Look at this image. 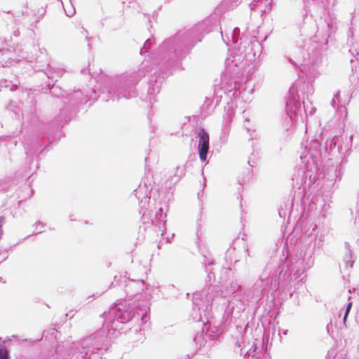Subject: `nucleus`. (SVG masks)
Masks as SVG:
<instances>
[{"label": "nucleus", "instance_id": "40", "mask_svg": "<svg viewBox=\"0 0 359 359\" xmlns=\"http://www.w3.org/2000/svg\"><path fill=\"white\" fill-rule=\"evenodd\" d=\"M352 302H349L347 305H346V309H345V311L346 313H350V311L351 309V307H352Z\"/></svg>", "mask_w": 359, "mask_h": 359}, {"label": "nucleus", "instance_id": "61", "mask_svg": "<svg viewBox=\"0 0 359 359\" xmlns=\"http://www.w3.org/2000/svg\"><path fill=\"white\" fill-rule=\"evenodd\" d=\"M6 258H7V257H6H6H3V261H4V260H6Z\"/></svg>", "mask_w": 359, "mask_h": 359}, {"label": "nucleus", "instance_id": "51", "mask_svg": "<svg viewBox=\"0 0 359 359\" xmlns=\"http://www.w3.org/2000/svg\"><path fill=\"white\" fill-rule=\"evenodd\" d=\"M42 232H43V230L40 229V230H39V231H36V232H35V231H34V234H37V233H42Z\"/></svg>", "mask_w": 359, "mask_h": 359}, {"label": "nucleus", "instance_id": "36", "mask_svg": "<svg viewBox=\"0 0 359 359\" xmlns=\"http://www.w3.org/2000/svg\"><path fill=\"white\" fill-rule=\"evenodd\" d=\"M340 92L337 91L334 95V97L332 100L331 104L333 107V108H335L336 106H337V102H339V97Z\"/></svg>", "mask_w": 359, "mask_h": 359}, {"label": "nucleus", "instance_id": "63", "mask_svg": "<svg viewBox=\"0 0 359 359\" xmlns=\"http://www.w3.org/2000/svg\"><path fill=\"white\" fill-rule=\"evenodd\" d=\"M1 280H2V278H1V277H0V282H1Z\"/></svg>", "mask_w": 359, "mask_h": 359}, {"label": "nucleus", "instance_id": "58", "mask_svg": "<svg viewBox=\"0 0 359 359\" xmlns=\"http://www.w3.org/2000/svg\"><path fill=\"white\" fill-rule=\"evenodd\" d=\"M4 12L6 13H10V11H7V10L4 11Z\"/></svg>", "mask_w": 359, "mask_h": 359}, {"label": "nucleus", "instance_id": "27", "mask_svg": "<svg viewBox=\"0 0 359 359\" xmlns=\"http://www.w3.org/2000/svg\"><path fill=\"white\" fill-rule=\"evenodd\" d=\"M245 355H252V359H268V355L264 353H257V347H251L245 354Z\"/></svg>", "mask_w": 359, "mask_h": 359}, {"label": "nucleus", "instance_id": "43", "mask_svg": "<svg viewBox=\"0 0 359 359\" xmlns=\"http://www.w3.org/2000/svg\"><path fill=\"white\" fill-rule=\"evenodd\" d=\"M334 173H335L336 177L339 178V175H340V169L336 168L335 170H334Z\"/></svg>", "mask_w": 359, "mask_h": 359}, {"label": "nucleus", "instance_id": "25", "mask_svg": "<svg viewBox=\"0 0 359 359\" xmlns=\"http://www.w3.org/2000/svg\"><path fill=\"white\" fill-rule=\"evenodd\" d=\"M202 264L205 266V271L208 273L209 280H210L212 273V266L215 265V259L211 257L203 255Z\"/></svg>", "mask_w": 359, "mask_h": 359}, {"label": "nucleus", "instance_id": "12", "mask_svg": "<svg viewBox=\"0 0 359 359\" xmlns=\"http://www.w3.org/2000/svg\"><path fill=\"white\" fill-rule=\"evenodd\" d=\"M197 137L198 138L197 150L199 158L202 162L207 161L208 154H209L210 150L209 134L205 128H200Z\"/></svg>", "mask_w": 359, "mask_h": 359}, {"label": "nucleus", "instance_id": "31", "mask_svg": "<svg viewBox=\"0 0 359 359\" xmlns=\"http://www.w3.org/2000/svg\"><path fill=\"white\" fill-rule=\"evenodd\" d=\"M251 170L250 168H247L244 172H243V177H238V183L240 184V185H242L243 184H245L247 181H248L250 178V176H251Z\"/></svg>", "mask_w": 359, "mask_h": 359}, {"label": "nucleus", "instance_id": "46", "mask_svg": "<svg viewBox=\"0 0 359 359\" xmlns=\"http://www.w3.org/2000/svg\"><path fill=\"white\" fill-rule=\"evenodd\" d=\"M65 12H66L67 15L69 16V17L72 16L74 14V13H75L74 11H72V12H68V11H65Z\"/></svg>", "mask_w": 359, "mask_h": 359}, {"label": "nucleus", "instance_id": "30", "mask_svg": "<svg viewBox=\"0 0 359 359\" xmlns=\"http://www.w3.org/2000/svg\"><path fill=\"white\" fill-rule=\"evenodd\" d=\"M13 184V179L10 177H6L0 180V190H7Z\"/></svg>", "mask_w": 359, "mask_h": 359}, {"label": "nucleus", "instance_id": "26", "mask_svg": "<svg viewBox=\"0 0 359 359\" xmlns=\"http://www.w3.org/2000/svg\"><path fill=\"white\" fill-rule=\"evenodd\" d=\"M345 247L347 250V255H346L344 258V262H346V267L352 268L354 264V260L353 259V252L351 248V245L348 243H345Z\"/></svg>", "mask_w": 359, "mask_h": 359}, {"label": "nucleus", "instance_id": "24", "mask_svg": "<svg viewBox=\"0 0 359 359\" xmlns=\"http://www.w3.org/2000/svg\"><path fill=\"white\" fill-rule=\"evenodd\" d=\"M299 259L302 260L301 263L305 264L306 267L311 268L314 262V259L311 255V251L304 250V249H301L299 252Z\"/></svg>", "mask_w": 359, "mask_h": 359}, {"label": "nucleus", "instance_id": "32", "mask_svg": "<svg viewBox=\"0 0 359 359\" xmlns=\"http://www.w3.org/2000/svg\"><path fill=\"white\" fill-rule=\"evenodd\" d=\"M0 359H11L10 350L1 344H0Z\"/></svg>", "mask_w": 359, "mask_h": 359}, {"label": "nucleus", "instance_id": "48", "mask_svg": "<svg viewBox=\"0 0 359 359\" xmlns=\"http://www.w3.org/2000/svg\"><path fill=\"white\" fill-rule=\"evenodd\" d=\"M236 346L238 348H241V341L239 340H238L236 341Z\"/></svg>", "mask_w": 359, "mask_h": 359}, {"label": "nucleus", "instance_id": "49", "mask_svg": "<svg viewBox=\"0 0 359 359\" xmlns=\"http://www.w3.org/2000/svg\"><path fill=\"white\" fill-rule=\"evenodd\" d=\"M245 252L246 253V256H250L249 250H248V249L247 248H245Z\"/></svg>", "mask_w": 359, "mask_h": 359}, {"label": "nucleus", "instance_id": "18", "mask_svg": "<svg viewBox=\"0 0 359 359\" xmlns=\"http://www.w3.org/2000/svg\"><path fill=\"white\" fill-rule=\"evenodd\" d=\"M5 110L8 112L12 118L17 121L18 123H20L22 113L18 102L11 100L9 103L5 106Z\"/></svg>", "mask_w": 359, "mask_h": 359}, {"label": "nucleus", "instance_id": "19", "mask_svg": "<svg viewBox=\"0 0 359 359\" xmlns=\"http://www.w3.org/2000/svg\"><path fill=\"white\" fill-rule=\"evenodd\" d=\"M313 60L314 59H311L310 53H307L306 55L304 54L302 56H294V58L290 59V63L294 67H304V68L309 65Z\"/></svg>", "mask_w": 359, "mask_h": 359}, {"label": "nucleus", "instance_id": "9", "mask_svg": "<svg viewBox=\"0 0 359 359\" xmlns=\"http://www.w3.org/2000/svg\"><path fill=\"white\" fill-rule=\"evenodd\" d=\"M308 147L309 149L311 147V146ZM312 148L316 154H319L325 158L328 157L329 160L338 157L341 159L348 156L351 150L348 142L344 145L343 138L340 135H334L330 139H327L323 144L315 140Z\"/></svg>", "mask_w": 359, "mask_h": 359}, {"label": "nucleus", "instance_id": "3", "mask_svg": "<svg viewBox=\"0 0 359 359\" xmlns=\"http://www.w3.org/2000/svg\"><path fill=\"white\" fill-rule=\"evenodd\" d=\"M292 271L286 262H281L276 266L271 263L266 265L259 278L253 285L255 293L260 298L264 297L268 289L277 291L282 285L289 292L290 298L292 297L294 290L289 285L292 280Z\"/></svg>", "mask_w": 359, "mask_h": 359}, {"label": "nucleus", "instance_id": "37", "mask_svg": "<svg viewBox=\"0 0 359 359\" xmlns=\"http://www.w3.org/2000/svg\"><path fill=\"white\" fill-rule=\"evenodd\" d=\"M327 27L328 32H329L328 37H330L331 34L334 32L335 27H334V25L330 22H327Z\"/></svg>", "mask_w": 359, "mask_h": 359}, {"label": "nucleus", "instance_id": "41", "mask_svg": "<svg viewBox=\"0 0 359 359\" xmlns=\"http://www.w3.org/2000/svg\"><path fill=\"white\" fill-rule=\"evenodd\" d=\"M348 314H349V313H346V311L344 313L343 323H344V325L345 327H346V322L347 318L348 316Z\"/></svg>", "mask_w": 359, "mask_h": 359}, {"label": "nucleus", "instance_id": "47", "mask_svg": "<svg viewBox=\"0 0 359 359\" xmlns=\"http://www.w3.org/2000/svg\"><path fill=\"white\" fill-rule=\"evenodd\" d=\"M149 198H148V197H147V196L144 197V199H142V200L141 201V203H143L144 200V203H146V202L149 201Z\"/></svg>", "mask_w": 359, "mask_h": 359}, {"label": "nucleus", "instance_id": "2", "mask_svg": "<svg viewBox=\"0 0 359 359\" xmlns=\"http://www.w3.org/2000/svg\"><path fill=\"white\" fill-rule=\"evenodd\" d=\"M88 102L87 95L81 90H74L62 101L64 106L60 108V113L55 120L42 125L34 135L24 142L25 154L29 156L39 155L53 141L62 136V126L67 123L72 118L79 106Z\"/></svg>", "mask_w": 359, "mask_h": 359}, {"label": "nucleus", "instance_id": "53", "mask_svg": "<svg viewBox=\"0 0 359 359\" xmlns=\"http://www.w3.org/2000/svg\"><path fill=\"white\" fill-rule=\"evenodd\" d=\"M352 138H353V135H351L350 137H349V142H352Z\"/></svg>", "mask_w": 359, "mask_h": 359}, {"label": "nucleus", "instance_id": "22", "mask_svg": "<svg viewBox=\"0 0 359 359\" xmlns=\"http://www.w3.org/2000/svg\"><path fill=\"white\" fill-rule=\"evenodd\" d=\"M155 42V40L154 38H149L148 39H147L144 43V45L142 46V48H141L140 50V55H144V53H149V56L151 57V58L152 59V61H153V63H154V65H155V61H154V54L155 53V52L160 48V46L162 45V43L157 48V49H155L154 50V52H151L150 50H151V48L152 46V45Z\"/></svg>", "mask_w": 359, "mask_h": 359}, {"label": "nucleus", "instance_id": "10", "mask_svg": "<svg viewBox=\"0 0 359 359\" xmlns=\"http://www.w3.org/2000/svg\"><path fill=\"white\" fill-rule=\"evenodd\" d=\"M168 210V205L167 202H164L161 206L158 208V210L155 215V220L151 219L150 211L147 209H142L140 211V214H142V223L140 226V232L142 231H146V230L152 226H158V230L157 233L161 232V235H163L165 232V222H166V212Z\"/></svg>", "mask_w": 359, "mask_h": 359}, {"label": "nucleus", "instance_id": "44", "mask_svg": "<svg viewBox=\"0 0 359 359\" xmlns=\"http://www.w3.org/2000/svg\"><path fill=\"white\" fill-rule=\"evenodd\" d=\"M8 50L6 48H0V53L4 55L6 53H8Z\"/></svg>", "mask_w": 359, "mask_h": 359}, {"label": "nucleus", "instance_id": "1", "mask_svg": "<svg viewBox=\"0 0 359 359\" xmlns=\"http://www.w3.org/2000/svg\"><path fill=\"white\" fill-rule=\"evenodd\" d=\"M217 28V19L208 18L190 29L177 31L165 39L156 53L161 69L168 71L182 62L205 34Z\"/></svg>", "mask_w": 359, "mask_h": 359}, {"label": "nucleus", "instance_id": "5", "mask_svg": "<svg viewBox=\"0 0 359 359\" xmlns=\"http://www.w3.org/2000/svg\"><path fill=\"white\" fill-rule=\"evenodd\" d=\"M239 29L235 27L231 34V42L233 44L232 59L227 58L226 63L231 62L234 66L242 65L244 67L249 62L255 60L262 50L260 43L251 36L245 34L239 35Z\"/></svg>", "mask_w": 359, "mask_h": 359}, {"label": "nucleus", "instance_id": "6", "mask_svg": "<svg viewBox=\"0 0 359 359\" xmlns=\"http://www.w3.org/2000/svg\"><path fill=\"white\" fill-rule=\"evenodd\" d=\"M142 76L143 74L139 72H127L118 76L107 87V98L105 100H118L121 97L128 99L136 97L135 86Z\"/></svg>", "mask_w": 359, "mask_h": 359}, {"label": "nucleus", "instance_id": "59", "mask_svg": "<svg viewBox=\"0 0 359 359\" xmlns=\"http://www.w3.org/2000/svg\"><path fill=\"white\" fill-rule=\"evenodd\" d=\"M41 224V222L40 221H39V222H36V225H37V224Z\"/></svg>", "mask_w": 359, "mask_h": 359}, {"label": "nucleus", "instance_id": "11", "mask_svg": "<svg viewBox=\"0 0 359 359\" xmlns=\"http://www.w3.org/2000/svg\"><path fill=\"white\" fill-rule=\"evenodd\" d=\"M158 50V49L153 55L156 70L154 73V74H151L150 76V78L148 81V94L151 96L154 95L155 94L158 93L160 92L163 81L165 79V77L167 76L169 74H170L171 72L181 63V62H179L172 68L168 71H164L163 69H161L160 65L158 64L157 58L156 57V53Z\"/></svg>", "mask_w": 359, "mask_h": 359}, {"label": "nucleus", "instance_id": "29", "mask_svg": "<svg viewBox=\"0 0 359 359\" xmlns=\"http://www.w3.org/2000/svg\"><path fill=\"white\" fill-rule=\"evenodd\" d=\"M233 316L228 312H224L222 320V326L224 329H227L229 326L233 323Z\"/></svg>", "mask_w": 359, "mask_h": 359}, {"label": "nucleus", "instance_id": "38", "mask_svg": "<svg viewBox=\"0 0 359 359\" xmlns=\"http://www.w3.org/2000/svg\"><path fill=\"white\" fill-rule=\"evenodd\" d=\"M82 29H83V30H82L81 33L82 34H86L85 39H86V40L88 42V48H90V41L91 38L87 36L88 31L86 29H85L83 27H82Z\"/></svg>", "mask_w": 359, "mask_h": 359}, {"label": "nucleus", "instance_id": "34", "mask_svg": "<svg viewBox=\"0 0 359 359\" xmlns=\"http://www.w3.org/2000/svg\"><path fill=\"white\" fill-rule=\"evenodd\" d=\"M225 312H228L230 314L233 315V312L234 311V303L230 301H228L227 305L225 308Z\"/></svg>", "mask_w": 359, "mask_h": 359}, {"label": "nucleus", "instance_id": "13", "mask_svg": "<svg viewBox=\"0 0 359 359\" xmlns=\"http://www.w3.org/2000/svg\"><path fill=\"white\" fill-rule=\"evenodd\" d=\"M33 69L35 72H43L49 80L52 81V83L56 82L59 78L62 77L65 72L64 69L53 67L49 64L38 65L37 60Z\"/></svg>", "mask_w": 359, "mask_h": 359}, {"label": "nucleus", "instance_id": "17", "mask_svg": "<svg viewBox=\"0 0 359 359\" xmlns=\"http://www.w3.org/2000/svg\"><path fill=\"white\" fill-rule=\"evenodd\" d=\"M221 102V97L212 95L209 97H206L203 104L201 107V109L202 113L205 116H209L215 110L216 106L219 104V103Z\"/></svg>", "mask_w": 359, "mask_h": 359}, {"label": "nucleus", "instance_id": "15", "mask_svg": "<svg viewBox=\"0 0 359 359\" xmlns=\"http://www.w3.org/2000/svg\"><path fill=\"white\" fill-rule=\"evenodd\" d=\"M225 297L223 287L219 285H210L205 286L201 291V296H204L205 300L208 302H212L218 296Z\"/></svg>", "mask_w": 359, "mask_h": 359}, {"label": "nucleus", "instance_id": "33", "mask_svg": "<svg viewBox=\"0 0 359 359\" xmlns=\"http://www.w3.org/2000/svg\"><path fill=\"white\" fill-rule=\"evenodd\" d=\"M185 169L184 166H177L174 177L177 178V181L184 175Z\"/></svg>", "mask_w": 359, "mask_h": 359}, {"label": "nucleus", "instance_id": "50", "mask_svg": "<svg viewBox=\"0 0 359 359\" xmlns=\"http://www.w3.org/2000/svg\"><path fill=\"white\" fill-rule=\"evenodd\" d=\"M273 2V0H266V3H267L269 5L271 4Z\"/></svg>", "mask_w": 359, "mask_h": 359}, {"label": "nucleus", "instance_id": "52", "mask_svg": "<svg viewBox=\"0 0 359 359\" xmlns=\"http://www.w3.org/2000/svg\"><path fill=\"white\" fill-rule=\"evenodd\" d=\"M316 111V108L315 107H313L310 111V114H312L313 111Z\"/></svg>", "mask_w": 359, "mask_h": 359}, {"label": "nucleus", "instance_id": "14", "mask_svg": "<svg viewBox=\"0 0 359 359\" xmlns=\"http://www.w3.org/2000/svg\"><path fill=\"white\" fill-rule=\"evenodd\" d=\"M310 172L311 171L306 172L302 169H298L292 178L293 188L297 189L299 194L304 195L307 176Z\"/></svg>", "mask_w": 359, "mask_h": 359}, {"label": "nucleus", "instance_id": "39", "mask_svg": "<svg viewBox=\"0 0 359 359\" xmlns=\"http://www.w3.org/2000/svg\"><path fill=\"white\" fill-rule=\"evenodd\" d=\"M4 220H5L4 217L3 216H1L0 217V235H2L3 231H2L1 228H2L3 224L4 222Z\"/></svg>", "mask_w": 359, "mask_h": 359}, {"label": "nucleus", "instance_id": "8", "mask_svg": "<svg viewBox=\"0 0 359 359\" xmlns=\"http://www.w3.org/2000/svg\"><path fill=\"white\" fill-rule=\"evenodd\" d=\"M313 92V86L309 82L298 81L290 88L285 97V110L287 116L292 121H294L299 114L301 115L302 111L299 93L302 95L304 104V95H306V98L309 100V95H312Z\"/></svg>", "mask_w": 359, "mask_h": 359}, {"label": "nucleus", "instance_id": "55", "mask_svg": "<svg viewBox=\"0 0 359 359\" xmlns=\"http://www.w3.org/2000/svg\"><path fill=\"white\" fill-rule=\"evenodd\" d=\"M18 31H15V32H14V34H15V36H18Z\"/></svg>", "mask_w": 359, "mask_h": 359}, {"label": "nucleus", "instance_id": "4", "mask_svg": "<svg viewBox=\"0 0 359 359\" xmlns=\"http://www.w3.org/2000/svg\"><path fill=\"white\" fill-rule=\"evenodd\" d=\"M150 308L147 300L136 301L133 304L126 302H121L111 306L108 312H104L105 323L114 330H122L121 325L130 322L133 318H137L142 322L149 319Z\"/></svg>", "mask_w": 359, "mask_h": 359}, {"label": "nucleus", "instance_id": "45", "mask_svg": "<svg viewBox=\"0 0 359 359\" xmlns=\"http://www.w3.org/2000/svg\"><path fill=\"white\" fill-rule=\"evenodd\" d=\"M309 180V184L310 185L311 184H313L316 181V178H315V177H313V178L312 179L311 175H310Z\"/></svg>", "mask_w": 359, "mask_h": 359}, {"label": "nucleus", "instance_id": "64", "mask_svg": "<svg viewBox=\"0 0 359 359\" xmlns=\"http://www.w3.org/2000/svg\"><path fill=\"white\" fill-rule=\"evenodd\" d=\"M165 2H168V1H169V0H165Z\"/></svg>", "mask_w": 359, "mask_h": 359}, {"label": "nucleus", "instance_id": "16", "mask_svg": "<svg viewBox=\"0 0 359 359\" xmlns=\"http://www.w3.org/2000/svg\"><path fill=\"white\" fill-rule=\"evenodd\" d=\"M18 140L15 137L11 135H3L0 137V150L4 151L6 149L7 154L5 155V158L9 161H11V151L17 145Z\"/></svg>", "mask_w": 359, "mask_h": 359}, {"label": "nucleus", "instance_id": "21", "mask_svg": "<svg viewBox=\"0 0 359 359\" xmlns=\"http://www.w3.org/2000/svg\"><path fill=\"white\" fill-rule=\"evenodd\" d=\"M224 295L228 296L241 291V285L233 279L225 281L222 285Z\"/></svg>", "mask_w": 359, "mask_h": 359}, {"label": "nucleus", "instance_id": "60", "mask_svg": "<svg viewBox=\"0 0 359 359\" xmlns=\"http://www.w3.org/2000/svg\"><path fill=\"white\" fill-rule=\"evenodd\" d=\"M315 155H316V154H310V156H315Z\"/></svg>", "mask_w": 359, "mask_h": 359}, {"label": "nucleus", "instance_id": "56", "mask_svg": "<svg viewBox=\"0 0 359 359\" xmlns=\"http://www.w3.org/2000/svg\"><path fill=\"white\" fill-rule=\"evenodd\" d=\"M174 287H175V286H174L173 285H169V289H170V288H174Z\"/></svg>", "mask_w": 359, "mask_h": 359}, {"label": "nucleus", "instance_id": "54", "mask_svg": "<svg viewBox=\"0 0 359 359\" xmlns=\"http://www.w3.org/2000/svg\"><path fill=\"white\" fill-rule=\"evenodd\" d=\"M65 100V97H64V98L62 99V101H61V100H59V102H61V103L62 104V106H64V104L62 103V101H63V100Z\"/></svg>", "mask_w": 359, "mask_h": 359}, {"label": "nucleus", "instance_id": "42", "mask_svg": "<svg viewBox=\"0 0 359 359\" xmlns=\"http://www.w3.org/2000/svg\"><path fill=\"white\" fill-rule=\"evenodd\" d=\"M249 7L251 11H254V10H255L256 4L251 2L250 4H249Z\"/></svg>", "mask_w": 359, "mask_h": 359}, {"label": "nucleus", "instance_id": "57", "mask_svg": "<svg viewBox=\"0 0 359 359\" xmlns=\"http://www.w3.org/2000/svg\"><path fill=\"white\" fill-rule=\"evenodd\" d=\"M248 164H249V165H250V167H252V166H253V165L250 163V161H248Z\"/></svg>", "mask_w": 359, "mask_h": 359}, {"label": "nucleus", "instance_id": "35", "mask_svg": "<svg viewBox=\"0 0 359 359\" xmlns=\"http://www.w3.org/2000/svg\"><path fill=\"white\" fill-rule=\"evenodd\" d=\"M202 195H200V193H198V206H199V215L198 218V221L201 219V212L203 210V201L201 199Z\"/></svg>", "mask_w": 359, "mask_h": 359}, {"label": "nucleus", "instance_id": "62", "mask_svg": "<svg viewBox=\"0 0 359 359\" xmlns=\"http://www.w3.org/2000/svg\"><path fill=\"white\" fill-rule=\"evenodd\" d=\"M304 111L306 112V109H305V107L304 106Z\"/></svg>", "mask_w": 359, "mask_h": 359}, {"label": "nucleus", "instance_id": "7", "mask_svg": "<svg viewBox=\"0 0 359 359\" xmlns=\"http://www.w3.org/2000/svg\"><path fill=\"white\" fill-rule=\"evenodd\" d=\"M109 337L107 330H100L90 335L83 338L78 342H73L71 349L80 355L81 359H86L89 355L97 353L98 351L108 348Z\"/></svg>", "mask_w": 359, "mask_h": 359}, {"label": "nucleus", "instance_id": "23", "mask_svg": "<svg viewBox=\"0 0 359 359\" xmlns=\"http://www.w3.org/2000/svg\"><path fill=\"white\" fill-rule=\"evenodd\" d=\"M49 90L50 94L53 97H62L65 93V90L59 86L55 84V82L49 83L46 86V87L42 88V90L45 93V90Z\"/></svg>", "mask_w": 359, "mask_h": 359}, {"label": "nucleus", "instance_id": "28", "mask_svg": "<svg viewBox=\"0 0 359 359\" xmlns=\"http://www.w3.org/2000/svg\"><path fill=\"white\" fill-rule=\"evenodd\" d=\"M194 341L198 349L201 348L206 343V340L203 335V330L201 332H197L194 337Z\"/></svg>", "mask_w": 359, "mask_h": 359}, {"label": "nucleus", "instance_id": "20", "mask_svg": "<svg viewBox=\"0 0 359 359\" xmlns=\"http://www.w3.org/2000/svg\"><path fill=\"white\" fill-rule=\"evenodd\" d=\"M20 84L19 80L16 78L13 80L2 79L0 80V91L8 90L14 92L18 88Z\"/></svg>", "mask_w": 359, "mask_h": 359}]
</instances>
